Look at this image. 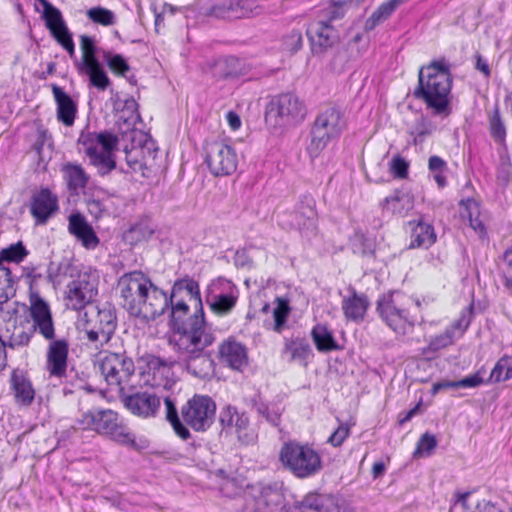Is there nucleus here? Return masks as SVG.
<instances>
[{"mask_svg": "<svg viewBox=\"0 0 512 512\" xmlns=\"http://www.w3.org/2000/svg\"><path fill=\"white\" fill-rule=\"evenodd\" d=\"M214 341L215 336L205 322L203 311L194 313L174 333L175 347L186 358L188 371L199 378L206 377L213 369V361L205 349Z\"/></svg>", "mask_w": 512, "mask_h": 512, "instance_id": "f257e3e1", "label": "nucleus"}, {"mask_svg": "<svg viewBox=\"0 0 512 512\" xmlns=\"http://www.w3.org/2000/svg\"><path fill=\"white\" fill-rule=\"evenodd\" d=\"M452 77L444 59L432 61L420 68L415 96L423 100L435 114H449V94Z\"/></svg>", "mask_w": 512, "mask_h": 512, "instance_id": "f03ea898", "label": "nucleus"}, {"mask_svg": "<svg viewBox=\"0 0 512 512\" xmlns=\"http://www.w3.org/2000/svg\"><path fill=\"white\" fill-rule=\"evenodd\" d=\"M72 429L92 430L100 435L109 437L119 444H135L134 435L120 420L118 414L111 409L88 410L77 419L76 425Z\"/></svg>", "mask_w": 512, "mask_h": 512, "instance_id": "7ed1b4c3", "label": "nucleus"}, {"mask_svg": "<svg viewBox=\"0 0 512 512\" xmlns=\"http://www.w3.org/2000/svg\"><path fill=\"white\" fill-rule=\"evenodd\" d=\"M281 465L293 476L306 479L322 470V458L310 445L290 441L282 445L279 451Z\"/></svg>", "mask_w": 512, "mask_h": 512, "instance_id": "20e7f679", "label": "nucleus"}, {"mask_svg": "<svg viewBox=\"0 0 512 512\" xmlns=\"http://www.w3.org/2000/svg\"><path fill=\"white\" fill-rule=\"evenodd\" d=\"M117 326L116 315L110 308H98L89 305L80 314L77 327L83 333L87 341L96 348L107 344L115 332Z\"/></svg>", "mask_w": 512, "mask_h": 512, "instance_id": "39448f33", "label": "nucleus"}, {"mask_svg": "<svg viewBox=\"0 0 512 512\" xmlns=\"http://www.w3.org/2000/svg\"><path fill=\"white\" fill-rule=\"evenodd\" d=\"M97 364L106 383L119 394L134 387L135 365L125 352H100Z\"/></svg>", "mask_w": 512, "mask_h": 512, "instance_id": "423d86ee", "label": "nucleus"}, {"mask_svg": "<svg viewBox=\"0 0 512 512\" xmlns=\"http://www.w3.org/2000/svg\"><path fill=\"white\" fill-rule=\"evenodd\" d=\"M78 144L82 146L84 153L90 159L91 164L97 168L99 174L106 175L115 168L113 152L117 147L118 138L113 133L109 131L82 132Z\"/></svg>", "mask_w": 512, "mask_h": 512, "instance_id": "0eeeda50", "label": "nucleus"}, {"mask_svg": "<svg viewBox=\"0 0 512 512\" xmlns=\"http://www.w3.org/2000/svg\"><path fill=\"white\" fill-rule=\"evenodd\" d=\"M344 128L345 120L340 109L328 107L320 112L310 132L311 140L307 146L310 157H318L329 142L341 135Z\"/></svg>", "mask_w": 512, "mask_h": 512, "instance_id": "6e6552de", "label": "nucleus"}, {"mask_svg": "<svg viewBox=\"0 0 512 512\" xmlns=\"http://www.w3.org/2000/svg\"><path fill=\"white\" fill-rule=\"evenodd\" d=\"M305 103L293 93L280 94L271 99L265 111V121L273 127L292 126L306 116Z\"/></svg>", "mask_w": 512, "mask_h": 512, "instance_id": "1a4fd4ad", "label": "nucleus"}, {"mask_svg": "<svg viewBox=\"0 0 512 512\" xmlns=\"http://www.w3.org/2000/svg\"><path fill=\"white\" fill-rule=\"evenodd\" d=\"M409 299L400 292L382 295L377 301V312L383 322L395 333L404 335L414 326L415 319L406 305Z\"/></svg>", "mask_w": 512, "mask_h": 512, "instance_id": "9d476101", "label": "nucleus"}, {"mask_svg": "<svg viewBox=\"0 0 512 512\" xmlns=\"http://www.w3.org/2000/svg\"><path fill=\"white\" fill-rule=\"evenodd\" d=\"M168 299L171 305V319L176 328L184 322L183 316L187 314L189 305L195 307V313L200 314V311H203L199 285L193 279L176 281Z\"/></svg>", "mask_w": 512, "mask_h": 512, "instance_id": "9b49d317", "label": "nucleus"}, {"mask_svg": "<svg viewBox=\"0 0 512 512\" xmlns=\"http://www.w3.org/2000/svg\"><path fill=\"white\" fill-rule=\"evenodd\" d=\"M152 281L141 271H132L123 274L117 282V291L119 293L123 308L134 317L136 310L139 309L141 297L144 296L148 287H151Z\"/></svg>", "mask_w": 512, "mask_h": 512, "instance_id": "f8f14e48", "label": "nucleus"}, {"mask_svg": "<svg viewBox=\"0 0 512 512\" xmlns=\"http://www.w3.org/2000/svg\"><path fill=\"white\" fill-rule=\"evenodd\" d=\"M216 404L209 396L195 395L181 408L183 422L195 431H205L213 423Z\"/></svg>", "mask_w": 512, "mask_h": 512, "instance_id": "ddd939ff", "label": "nucleus"}, {"mask_svg": "<svg viewBox=\"0 0 512 512\" xmlns=\"http://www.w3.org/2000/svg\"><path fill=\"white\" fill-rule=\"evenodd\" d=\"M206 163L215 176L232 174L237 168V154L234 149L221 142L212 141L206 144Z\"/></svg>", "mask_w": 512, "mask_h": 512, "instance_id": "4468645a", "label": "nucleus"}, {"mask_svg": "<svg viewBox=\"0 0 512 512\" xmlns=\"http://www.w3.org/2000/svg\"><path fill=\"white\" fill-rule=\"evenodd\" d=\"M29 315L33 321L31 327L44 339L55 336V325L50 305L37 291L30 290L29 293Z\"/></svg>", "mask_w": 512, "mask_h": 512, "instance_id": "2eb2a0df", "label": "nucleus"}, {"mask_svg": "<svg viewBox=\"0 0 512 512\" xmlns=\"http://www.w3.org/2000/svg\"><path fill=\"white\" fill-rule=\"evenodd\" d=\"M46 340L49 342L45 354V369L50 377L61 380L67 376L70 343L66 338L57 339L55 336Z\"/></svg>", "mask_w": 512, "mask_h": 512, "instance_id": "dca6fc26", "label": "nucleus"}, {"mask_svg": "<svg viewBox=\"0 0 512 512\" xmlns=\"http://www.w3.org/2000/svg\"><path fill=\"white\" fill-rule=\"evenodd\" d=\"M120 399L127 410L142 418L154 417L161 405L157 395L148 391H134V387L121 393Z\"/></svg>", "mask_w": 512, "mask_h": 512, "instance_id": "f3484780", "label": "nucleus"}, {"mask_svg": "<svg viewBox=\"0 0 512 512\" xmlns=\"http://www.w3.org/2000/svg\"><path fill=\"white\" fill-rule=\"evenodd\" d=\"M97 294L96 280L88 274H80L68 285V306L74 310L86 309Z\"/></svg>", "mask_w": 512, "mask_h": 512, "instance_id": "a211bd4d", "label": "nucleus"}, {"mask_svg": "<svg viewBox=\"0 0 512 512\" xmlns=\"http://www.w3.org/2000/svg\"><path fill=\"white\" fill-rule=\"evenodd\" d=\"M169 306V299L166 293L151 283L134 314V317L141 318L146 321L155 320L161 316Z\"/></svg>", "mask_w": 512, "mask_h": 512, "instance_id": "6ab92c4d", "label": "nucleus"}, {"mask_svg": "<svg viewBox=\"0 0 512 512\" xmlns=\"http://www.w3.org/2000/svg\"><path fill=\"white\" fill-rule=\"evenodd\" d=\"M219 420L224 429L234 430L241 442L245 444L253 442L254 433L250 429L249 418L244 412L239 413L235 407L228 405L220 411Z\"/></svg>", "mask_w": 512, "mask_h": 512, "instance_id": "aec40b11", "label": "nucleus"}, {"mask_svg": "<svg viewBox=\"0 0 512 512\" xmlns=\"http://www.w3.org/2000/svg\"><path fill=\"white\" fill-rule=\"evenodd\" d=\"M329 22L328 18L323 16V19L310 24L306 30L314 53H322L339 39L337 31Z\"/></svg>", "mask_w": 512, "mask_h": 512, "instance_id": "412c9836", "label": "nucleus"}, {"mask_svg": "<svg viewBox=\"0 0 512 512\" xmlns=\"http://www.w3.org/2000/svg\"><path fill=\"white\" fill-rule=\"evenodd\" d=\"M9 384L16 405L30 407L35 400L36 391L28 374L20 369L13 370Z\"/></svg>", "mask_w": 512, "mask_h": 512, "instance_id": "4be33fe9", "label": "nucleus"}, {"mask_svg": "<svg viewBox=\"0 0 512 512\" xmlns=\"http://www.w3.org/2000/svg\"><path fill=\"white\" fill-rule=\"evenodd\" d=\"M58 208V198L49 189L43 188L33 194L30 212L37 224H45Z\"/></svg>", "mask_w": 512, "mask_h": 512, "instance_id": "5701e85b", "label": "nucleus"}, {"mask_svg": "<svg viewBox=\"0 0 512 512\" xmlns=\"http://www.w3.org/2000/svg\"><path fill=\"white\" fill-rule=\"evenodd\" d=\"M209 70L216 79H237L247 75L251 67L245 61L229 56L211 62Z\"/></svg>", "mask_w": 512, "mask_h": 512, "instance_id": "b1692460", "label": "nucleus"}, {"mask_svg": "<svg viewBox=\"0 0 512 512\" xmlns=\"http://www.w3.org/2000/svg\"><path fill=\"white\" fill-rule=\"evenodd\" d=\"M256 14L257 7L249 0H225L211 8V15L223 19H240Z\"/></svg>", "mask_w": 512, "mask_h": 512, "instance_id": "393cba45", "label": "nucleus"}, {"mask_svg": "<svg viewBox=\"0 0 512 512\" xmlns=\"http://www.w3.org/2000/svg\"><path fill=\"white\" fill-rule=\"evenodd\" d=\"M220 361L231 369L241 371L248 365V355L245 346L228 339L219 346Z\"/></svg>", "mask_w": 512, "mask_h": 512, "instance_id": "a878e982", "label": "nucleus"}, {"mask_svg": "<svg viewBox=\"0 0 512 512\" xmlns=\"http://www.w3.org/2000/svg\"><path fill=\"white\" fill-rule=\"evenodd\" d=\"M68 230L87 249H94L99 244V239L93 228L80 213L69 216Z\"/></svg>", "mask_w": 512, "mask_h": 512, "instance_id": "bb28decb", "label": "nucleus"}, {"mask_svg": "<svg viewBox=\"0 0 512 512\" xmlns=\"http://www.w3.org/2000/svg\"><path fill=\"white\" fill-rule=\"evenodd\" d=\"M52 91L57 105L58 121L67 127H71L74 124L77 114V106L75 102L61 87L57 85H53Z\"/></svg>", "mask_w": 512, "mask_h": 512, "instance_id": "cd10ccee", "label": "nucleus"}, {"mask_svg": "<svg viewBox=\"0 0 512 512\" xmlns=\"http://www.w3.org/2000/svg\"><path fill=\"white\" fill-rule=\"evenodd\" d=\"M351 294L342 299V310L347 320L358 322L363 320L369 307V301L364 294L357 293L350 289Z\"/></svg>", "mask_w": 512, "mask_h": 512, "instance_id": "c85d7f7f", "label": "nucleus"}, {"mask_svg": "<svg viewBox=\"0 0 512 512\" xmlns=\"http://www.w3.org/2000/svg\"><path fill=\"white\" fill-rule=\"evenodd\" d=\"M314 206V199L306 196L295 211L293 225L300 231L313 232L316 229L317 214Z\"/></svg>", "mask_w": 512, "mask_h": 512, "instance_id": "c756f323", "label": "nucleus"}, {"mask_svg": "<svg viewBox=\"0 0 512 512\" xmlns=\"http://www.w3.org/2000/svg\"><path fill=\"white\" fill-rule=\"evenodd\" d=\"M412 225L411 229V241L409 248H429L436 242V234L432 225L423 221L410 222Z\"/></svg>", "mask_w": 512, "mask_h": 512, "instance_id": "7c9ffc66", "label": "nucleus"}, {"mask_svg": "<svg viewBox=\"0 0 512 512\" xmlns=\"http://www.w3.org/2000/svg\"><path fill=\"white\" fill-rule=\"evenodd\" d=\"M237 300V290L231 289L228 293L211 295L207 299V303L209 304V307L214 314L218 316H225L234 309Z\"/></svg>", "mask_w": 512, "mask_h": 512, "instance_id": "2f4dec72", "label": "nucleus"}, {"mask_svg": "<svg viewBox=\"0 0 512 512\" xmlns=\"http://www.w3.org/2000/svg\"><path fill=\"white\" fill-rule=\"evenodd\" d=\"M80 49L82 52L80 69L82 71L86 73L101 66L96 57L97 48L92 37L82 35L80 37Z\"/></svg>", "mask_w": 512, "mask_h": 512, "instance_id": "473e14b6", "label": "nucleus"}, {"mask_svg": "<svg viewBox=\"0 0 512 512\" xmlns=\"http://www.w3.org/2000/svg\"><path fill=\"white\" fill-rule=\"evenodd\" d=\"M460 215L463 219H467L471 228L479 233V235L485 234V227L483 222L480 220V209L479 204L474 199H466L460 202Z\"/></svg>", "mask_w": 512, "mask_h": 512, "instance_id": "72a5a7b5", "label": "nucleus"}, {"mask_svg": "<svg viewBox=\"0 0 512 512\" xmlns=\"http://www.w3.org/2000/svg\"><path fill=\"white\" fill-rule=\"evenodd\" d=\"M311 336L318 351L329 352L339 349L332 332L322 324H317L311 331Z\"/></svg>", "mask_w": 512, "mask_h": 512, "instance_id": "f704fd0d", "label": "nucleus"}, {"mask_svg": "<svg viewBox=\"0 0 512 512\" xmlns=\"http://www.w3.org/2000/svg\"><path fill=\"white\" fill-rule=\"evenodd\" d=\"M407 0H388L381 4L366 20L365 29L372 30L380 23L388 19L395 9Z\"/></svg>", "mask_w": 512, "mask_h": 512, "instance_id": "c9c22d12", "label": "nucleus"}, {"mask_svg": "<svg viewBox=\"0 0 512 512\" xmlns=\"http://www.w3.org/2000/svg\"><path fill=\"white\" fill-rule=\"evenodd\" d=\"M285 352L290 354V361H298L303 365H306L308 359L313 355L312 348L308 341L301 338L287 342Z\"/></svg>", "mask_w": 512, "mask_h": 512, "instance_id": "e433bc0d", "label": "nucleus"}, {"mask_svg": "<svg viewBox=\"0 0 512 512\" xmlns=\"http://www.w3.org/2000/svg\"><path fill=\"white\" fill-rule=\"evenodd\" d=\"M63 173L69 190L77 191L87 185L88 176L80 165L68 163L63 167Z\"/></svg>", "mask_w": 512, "mask_h": 512, "instance_id": "4c0bfd02", "label": "nucleus"}, {"mask_svg": "<svg viewBox=\"0 0 512 512\" xmlns=\"http://www.w3.org/2000/svg\"><path fill=\"white\" fill-rule=\"evenodd\" d=\"M301 512H338L332 500L320 495H308L301 504Z\"/></svg>", "mask_w": 512, "mask_h": 512, "instance_id": "58836bf2", "label": "nucleus"}, {"mask_svg": "<svg viewBox=\"0 0 512 512\" xmlns=\"http://www.w3.org/2000/svg\"><path fill=\"white\" fill-rule=\"evenodd\" d=\"M43 17L45 19L47 28L50 30L54 37H57V35H61L62 33L68 31L60 10L53 5H50L44 9Z\"/></svg>", "mask_w": 512, "mask_h": 512, "instance_id": "ea45409f", "label": "nucleus"}, {"mask_svg": "<svg viewBox=\"0 0 512 512\" xmlns=\"http://www.w3.org/2000/svg\"><path fill=\"white\" fill-rule=\"evenodd\" d=\"M164 404L166 407V418L171 423L175 433L183 440L188 439L190 437V432L181 422L174 402L170 398L166 397L164 399Z\"/></svg>", "mask_w": 512, "mask_h": 512, "instance_id": "a19ab883", "label": "nucleus"}, {"mask_svg": "<svg viewBox=\"0 0 512 512\" xmlns=\"http://www.w3.org/2000/svg\"><path fill=\"white\" fill-rule=\"evenodd\" d=\"M386 208L394 214L405 215L413 208L411 197L404 193H397L385 199Z\"/></svg>", "mask_w": 512, "mask_h": 512, "instance_id": "79ce46f5", "label": "nucleus"}, {"mask_svg": "<svg viewBox=\"0 0 512 512\" xmlns=\"http://www.w3.org/2000/svg\"><path fill=\"white\" fill-rule=\"evenodd\" d=\"M34 333L35 330L31 326H15L13 332L9 337L8 342H4L5 347L8 346L10 348H18L27 346L31 341V338L33 337Z\"/></svg>", "mask_w": 512, "mask_h": 512, "instance_id": "37998d69", "label": "nucleus"}, {"mask_svg": "<svg viewBox=\"0 0 512 512\" xmlns=\"http://www.w3.org/2000/svg\"><path fill=\"white\" fill-rule=\"evenodd\" d=\"M15 293V282L11 271L0 263V304L7 302Z\"/></svg>", "mask_w": 512, "mask_h": 512, "instance_id": "c03bdc74", "label": "nucleus"}, {"mask_svg": "<svg viewBox=\"0 0 512 512\" xmlns=\"http://www.w3.org/2000/svg\"><path fill=\"white\" fill-rule=\"evenodd\" d=\"M434 129L435 127L431 121L423 116H419L415 119L409 133L413 137L414 144H418L423 141L424 137L430 135Z\"/></svg>", "mask_w": 512, "mask_h": 512, "instance_id": "a18cd8bd", "label": "nucleus"}, {"mask_svg": "<svg viewBox=\"0 0 512 512\" xmlns=\"http://www.w3.org/2000/svg\"><path fill=\"white\" fill-rule=\"evenodd\" d=\"M512 378V357L504 356L498 360L490 374L493 382L506 381Z\"/></svg>", "mask_w": 512, "mask_h": 512, "instance_id": "49530a36", "label": "nucleus"}, {"mask_svg": "<svg viewBox=\"0 0 512 512\" xmlns=\"http://www.w3.org/2000/svg\"><path fill=\"white\" fill-rule=\"evenodd\" d=\"M86 15L92 22L102 26H111L116 22L115 14L101 6L88 9Z\"/></svg>", "mask_w": 512, "mask_h": 512, "instance_id": "de8ad7c7", "label": "nucleus"}, {"mask_svg": "<svg viewBox=\"0 0 512 512\" xmlns=\"http://www.w3.org/2000/svg\"><path fill=\"white\" fill-rule=\"evenodd\" d=\"M256 411L273 426H278L281 422L283 409L279 405L260 402L256 404Z\"/></svg>", "mask_w": 512, "mask_h": 512, "instance_id": "09e8293b", "label": "nucleus"}, {"mask_svg": "<svg viewBox=\"0 0 512 512\" xmlns=\"http://www.w3.org/2000/svg\"><path fill=\"white\" fill-rule=\"evenodd\" d=\"M303 33L300 29H292L282 37L281 48L283 51L294 54L302 48Z\"/></svg>", "mask_w": 512, "mask_h": 512, "instance_id": "8fccbe9b", "label": "nucleus"}, {"mask_svg": "<svg viewBox=\"0 0 512 512\" xmlns=\"http://www.w3.org/2000/svg\"><path fill=\"white\" fill-rule=\"evenodd\" d=\"M489 129L492 138L499 144H504L506 139V127L500 116L498 108L493 111L489 120Z\"/></svg>", "mask_w": 512, "mask_h": 512, "instance_id": "3c124183", "label": "nucleus"}, {"mask_svg": "<svg viewBox=\"0 0 512 512\" xmlns=\"http://www.w3.org/2000/svg\"><path fill=\"white\" fill-rule=\"evenodd\" d=\"M27 254L28 251L22 242H17L0 251V263L2 264V261L19 263L27 256Z\"/></svg>", "mask_w": 512, "mask_h": 512, "instance_id": "603ef678", "label": "nucleus"}, {"mask_svg": "<svg viewBox=\"0 0 512 512\" xmlns=\"http://www.w3.org/2000/svg\"><path fill=\"white\" fill-rule=\"evenodd\" d=\"M129 136L132 140V148L130 152H127V157H136L139 153L143 154L145 149L150 152V146L153 143L148 141L145 134L141 131L131 130Z\"/></svg>", "mask_w": 512, "mask_h": 512, "instance_id": "864d4df0", "label": "nucleus"}, {"mask_svg": "<svg viewBox=\"0 0 512 512\" xmlns=\"http://www.w3.org/2000/svg\"><path fill=\"white\" fill-rule=\"evenodd\" d=\"M103 59L110 70L115 74L124 76L130 70L126 60L119 54H112L109 51H105L103 52Z\"/></svg>", "mask_w": 512, "mask_h": 512, "instance_id": "5fc2aeb1", "label": "nucleus"}, {"mask_svg": "<svg viewBox=\"0 0 512 512\" xmlns=\"http://www.w3.org/2000/svg\"><path fill=\"white\" fill-rule=\"evenodd\" d=\"M86 74L89 76L91 84L99 90H105L110 85V79L102 66L92 69Z\"/></svg>", "mask_w": 512, "mask_h": 512, "instance_id": "6e6d98bb", "label": "nucleus"}, {"mask_svg": "<svg viewBox=\"0 0 512 512\" xmlns=\"http://www.w3.org/2000/svg\"><path fill=\"white\" fill-rule=\"evenodd\" d=\"M437 445V440L434 435L425 433L417 444V449L414 452V456H420L423 454L430 455L431 452Z\"/></svg>", "mask_w": 512, "mask_h": 512, "instance_id": "4d7b16f0", "label": "nucleus"}, {"mask_svg": "<svg viewBox=\"0 0 512 512\" xmlns=\"http://www.w3.org/2000/svg\"><path fill=\"white\" fill-rule=\"evenodd\" d=\"M453 338L452 330L447 329L444 333L431 339L428 350L436 352L442 348H445L453 343Z\"/></svg>", "mask_w": 512, "mask_h": 512, "instance_id": "13d9d810", "label": "nucleus"}, {"mask_svg": "<svg viewBox=\"0 0 512 512\" xmlns=\"http://www.w3.org/2000/svg\"><path fill=\"white\" fill-rule=\"evenodd\" d=\"M153 234V229L149 227L148 223L141 222L137 223L130 228L127 232V236H131L132 239L137 241L145 240Z\"/></svg>", "mask_w": 512, "mask_h": 512, "instance_id": "bf43d9fd", "label": "nucleus"}, {"mask_svg": "<svg viewBox=\"0 0 512 512\" xmlns=\"http://www.w3.org/2000/svg\"><path fill=\"white\" fill-rule=\"evenodd\" d=\"M289 313V307L284 302H279L273 311L274 329L280 332Z\"/></svg>", "mask_w": 512, "mask_h": 512, "instance_id": "052dcab7", "label": "nucleus"}, {"mask_svg": "<svg viewBox=\"0 0 512 512\" xmlns=\"http://www.w3.org/2000/svg\"><path fill=\"white\" fill-rule=\"evenodd\" d=\"M408 167V163L400 156L394 157L391 161V170L393 174L400 179L407 177Z\"/></svg>", "mask_w": 512, "mask_h": 512, "instance_id": "680f3d73", "label": "nucleus"}, {"mask_svg": "<svg viewBox=\"0 0 512 512\" xmlns=\"http://www.w3.org/2000/svg\"><path fill=\"white\" fill-rule=\"evenodd\" d=\"M348 435L349 428L342 424L328 438V443L335 447L340 446L343 443V441L348 437Z\"/></svg>", "mask_w": 512, "mask_h": 512, "instance_id": "e2e57ef3", "label": "nucleus"}, {"mask_svg": "<svg viewBox=\"0 0 512 512\" xmlns=\"http://www.w3.org/2000/svg\"><path fill=\"white\" fill-rule=\"evenodd\" d=\"M55 39L63 46V48L69 53L71 57L74 56L75 46L69 30L65 33H62L61 35H57Z\"/></svg>", "mask_w": 512, "mask_h": 512, "instance_id": "0e129e2a", "label": "nucleus"}, {"mask_svg": "<svg viewBox=\"0 0 512 512\" xmlns=\"http://www.w3.org/2000/svg\"><path fill=\"white\" fill-rule=\"evenodd\" d=\"M482 383L483 379L479 372L458 380L459 388H474L481 385Z\"/></svg>", "mask_w": 512, "mask_h": 512, "instance_id": "69168bd1", "label": "nucleus"}, {"mask_svg": "<svg viewBox=\"0 0 512 512\" xmlns=\"http://www.w3.org/2000/svg\"><path fill=\"white\" fill-rule=\"evenodd\" d=\"M475 69L481 72L486 78L490 76V66L484 57H482L480 54L475 55Z\"/></svg>", "mask_w": 512, "mask_h": 512, "instance_id": "338daca9", "label": "nucleus"}, {"mask_svg": "<svg viewBox=\"0 0 512 512\" xmlns=\"http://www.w3.org/2000/svg\"><path fill=\"white\" fill-rule=\"evenodd\" d=\"M243 512H268L267 507L265 506L262 500H252L247 502Z\"/></svg>", "mask_w": 512, "mask_h": 512, "instance_id": "774afa93", "label": "nucleus"}]
</instances>
